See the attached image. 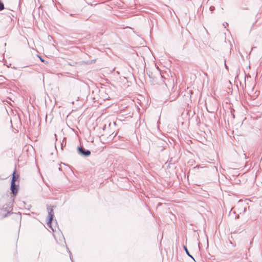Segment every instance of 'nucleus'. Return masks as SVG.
I'll use <instances>...</instances> for the list:
<instances>
[{"instance_id":"4468645a","label":"nucleus","mask_w":262,"mask_h":262,"mask_svg":"<svg viewBox=\"0 0 262 262\" xmlns=\"http://www.w3.org/2000/svg\"><path fill=\"white\" fill-rule=\"evenodd\" d=\"M238 216H239V215H238L237 216H236L235 218H236H236H238Z\"/></svg>"},{"instance_id":"ddd939ff","label":"nucleus","mask_w":262,"mask_h":262,"mask_svg":"<svg viewBox=\"0 0 262 262\" xmlns=\"http://www.w3.org/2000/svg\"><path fill=\"white\" fill-rule=\"evenodd\" d=\"M230 243L231 244L233 245V243H232V242L231 241H230Z\"/></svg>"},{"instance_id":"9b49d317","label":"nucleus","mask_w":262,"mask_h":262,"mask_svg":"<svg viewBox=\"0 0 262 262\" xmlns=\"http://www.w3.org/2000/svg\"><path fill=\"white\" fill-rule=\"evenodd\" d=\"M39 58H40V60H41V62H45V60H44L43 58H41V57H40V56H39Z\"/></svg>"},{"instance_id":"0eeeda50","label":"nucleus","mask_w":262,"mask_h":262,"mask_svg":"<svg viewBox=\"0 0 262 262\" xmlns=\"http://www.w3.org/2000/svg\"><path fill=\"white\" fill-rule=\"evenodd\" d=\"M64 139H64L63 140L62 142V143H61V148H63V146H66V142H64Z\"/></svg>"},{"instance_id":"6e6552de","label":"nucleus","mask_w":262,"mask_h":262,"mask_svg":"<svg viewBox=\"0 0 262 262\" xmlns=\"http://www.w3.org/2000/svg\"><path fill=\"white\" fill-rule=\"evenodd\" d=\"M209 9L211 11H213L215 10V7L214 6H211Z\"/></svg>"},{"instance_id":"39448f33","label":"nucleus","mask_w":262,"mask_h":262,"mask_svg":"<svg viewBox=\"0 0 262 262\" xmlns=\"http://www.w3.org/2000/svg\"><path fill=\"white\" fill-rule=\"evenodd\" d=\"M184 250L186 252V253L187 254V255L189 256L190 257H191V258H192L194 260V258H193V257L190 254L188 250L187 249V247L186 246H184Z\"/></svg>"},{"instance_id":"f257e3e1","label":"nucleus","mask_w":262,"mask_h":262,"mask_svg":"<svg viewBox=\"0 0 262 262\" xmlns=\"http://www.w3.org/2000/svg\"><path fill=\"white\" fill-rule=\"evenodd\" d=\"M47 209L48 211V221L47 222V225L51 228L52 222L54 216V211H53V206H48Z\"/></svg>"},{"instance_id":"20e7f679","label":"nucleus","mask_w":262,"mask_h":262,"mask_svg":"<svg viewBox=\"0 0 262 262\" xmlns=\"http://www.w3.org/2000/svg\"><path fill=\"white\" fill-rule=\"evenodd\" d=\"M18 177H19V175L17 174L16 173V171H15V170H14V171L13 172L12 178L11 182H12V183H15V182L18 179Z\"/></svg>"},{"instance_id":"f03ea898","label":"nucleus","mask_w":262,"mask_h":262,"mask_svg":"<svg viewBox=\"0 0 262 262\" xmlns=\"http://www.w3.org/2000/svg\"><path fill=\"white\" fill-rule=\"evenodd\" d=\"M78 153L84 157H89L91 155V151L88 149H85L82 146H78L77 148Z\"/></svg>"},{"instance_id":"1a4fd4ad","label":"nucleus","mask_w":262,"mask_h":262,"mask_svg":"<svg viewBox=\"0 0 262 262\" xmlns=\"http://www.w3.org/2000/svg\"><path fill=\"white\" fill-rule=\"evenodd\" d=\"M224 62H225V67L226 69L228 70V67L227 66V65L226 63V59L224 60Z\"/></svg>"},{"instance_id":"f8f14e48","label":"nucleus","mask_w":262,"mask_h":262,"mask_svg":"<svg viewBox=\"0 0 262 262\" xmlns=\"http://www.w3.org/2000/svg\"><path fill=\"white\" fill-rule=\"evenodd\" d=\"M9 213V212H8L7 213H6L4 215V217H6L8 216V214Z\"/></svg>"},{"instance_id":"423d86ee","label":"nucleus","mask_w":262,"mask_h":262,"mask_svg":"<svg viewBox=\"0 0 262 262\" xmlns=\"http://www.w3.org/2000/svg\"><path fill=\"white\" fill-rule=\"evenodd\" d=\"M5 9V6L4 3L0 0V11L3 10Z\"/></svg>"},{"instance_id":"7ed1b4c3","label":"nucleus","mask_w":262,"mask_h":262,"mask_svg":"<svg viewBox=\"0 0 262 262\" xmlns=\"http://www.w3.org/2000/svg\"><path fill=\"white\" fill-rule=\"evenodd\" d=\"M10 190L11 191V193L13 195H15L18 192V186L16 185L15 183L11 182Z\"/></svg>"},{"instance_id":"9d476101","label":"nucleus","mask_w":262,"mask_h":262,"mask_svg":"<svg viewBox=\"0 0 262 262\" xmlns=\"http://www.w3.org/2000/svg\"><path fill=\"white\" fill-rule=\"evenodd\" d=\"M207 111L209 112V113H213L214 112V111H209L207 108Z\"/></svg>"}]
</instances>
